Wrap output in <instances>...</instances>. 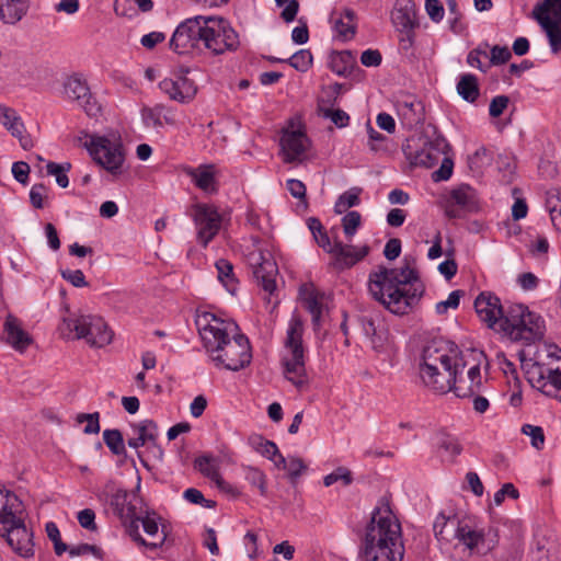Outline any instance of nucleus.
<instances>
[{
  "mask_svg": "<svg viewBox=\"0 0 561 561\" xmlns=\"http://www.w3.org/2000/svg\"><path fill=\"white\" fill-rule=\"evenodd\" d=\"M195 324L204 347L216 367L238 371L251 363L249 339L237 332L238 327L234 322L205 311L196 316Z\"/></svg>",
  "mask_w": 561,
  "mask_h": 561,
  "instance_id": "nucleus-1",
  "label": "nucleus"
},
{
  "mask_svg": "<svg viewBox=\"0 0 561 561\" xmlns=\"http://www.w3.org/2000/svg\"><path fill=\"white\" fill-rule=\"evenodd\" d=\"M368 290L373 298L394 314H405L420 300L424 286L416 270L405 261L399 268L379 267L369 274Z\"/></svg>",
  "mask_w": 561,
  "mask_h": 561,
  "instance_id": "nucleus-2",
  "label": "nucleus"
},
{
  "mask_svg": "<svg viewBox=\"0 0 561 561\" xmlns=\"http://www.w3.org/2000/svg\"><path fill=\"white\" fill-rule=\"evenodd\" d=\"M403 554L400 523L390 508H376L366 527L362 549L364 561H402Z\"/></svg>",
  "mask_w": 561,
  "mask_h": 561,
  "instance_id": "nucleus-3",
  "label": "nucleus"
},
{
  "mask_svg": "<svg viewBox=\"0 0 561 561\" xmlns=\"http://www.w3.org/2000/svg\"><path fill=\"white\" fill-rule=\"evenodd\" d=\"M545 330V320L539 313L523 304H508L497 331L513 342L530 345L543 337Z\"/></svg>",
  "mask_w": 561,
  "mask_h": 561,
  "instance_id": "nucleus-4",
  "label": "nucleus"
},
{
  "mask_svg": "<svg viewBox=\"0 0 561 561\" xmlns=\"http://www.w3.org/2000/svg\"><path fill=\"white\" fill-rule=\"evenodd\" d=\"M20 502L18 496L0 486V534L5 535L8 543L21 556L32 550L31 534L24 522L18 516Z\"/></svg>",
  "mask_w": 561,
  "mask_h": 561,
  "instance_id": "nucleus-5",
  "label": "nucleus"
},
{
  "mask_svg": "<svg viewBox=\"0 0 561 561\" xmlns=\"http://www.w3.org/2000/svg\"><path fill=\"white\" fill-rule=\"evenodd\" d=\"M304 323L298 317H293L288 323L285 341L286 353L282 358L285 378L297 389L309 385L306 373L305 350L302 345Z\"/></svg>",
  "mask_w": 561,
  "mask_h": 561,
  "instance_id": "nucleus-6",
  "label": "nucleus"
},
{
  "mask_svg": "<svg viewBox=\"0 0 561 561\" xmlns=\"http://www.w3.org/2000/svg\"><path fill=\"white\" fill-rule=\"evenodd\" d=\"M65 339H84L88 344L103 347L112 342L113 334L106 322L98 316L71 314L59 327Z\"/></svg>",
  "mask_w": 561,
  "mask_h": 561,
  "instance_id": "nucleus-7",
  "label": "nucleus"
},
{
  "mask_svg": "<svg viewBox=\"0 0 561 561\" xmlns=\"http://www.w3.org/2000/svg\"><path fill=\"white\" fill-rule=\"evenodd\" d=\"M84 146L95 164L113 178L116 179L123 174L126 150L119 137L91 135Z\"/></svg>",
  "mask_w": 561,
  "mask_h": 561,
  "instance_id": "nucleus-8",
  "label": "nucleus"
},
{
  "mask_svg": "<svg viewBox=\"0 0 561 561\" xmlns=\"http://www.w3.org/2000/svg\"><path fill=\"white\" fill-rule=\"evenodd\" d=\"M110 506L113 513L121 519L127 535L138 546L146 547L150 550L161 548L165 542V536L159 542H147V540L138 531V512L136 497L127 491L117 490L111 495Z\"/></svg>",
  "mask_w": 561,
  "mask_h": 561,
  "instance_id": "nucleus-9",
  "label": "nucleus"
},
{
  "mask_svg": "<svg viewBox=\"0 0 561 561\" xmlns=\"http://www.w3.org/2000/svg\"><path fill=\"white\" fill-rule=\"evenodd\" d=\"M204 23L203 45L211 55H224L238 49L239 35L226 19L206 16Z\"/></svg>",
  "mask_w": 561,
  "mask_h": 561,
  "instance_id": "nucleus-10",
  "label": "nucleus"
},
{
  "mask_svg": "<svg viewBox=\"0 0 561 561\" xmlns=\"http://www.w3.org/2000/svg\"><path fill=\"white\" fill-rule=\"evenodd\" d=\"M391 21L399 33V49L408 53L415 43L416 30L420 27L419 10L414 0H396Z\"/></svg>",
  "mask_w": 561,
  "mask_h": 561,
  "instance_id": "nucleus-11",
  "label": "nucleus"
},
{
  "mask_svg": "<svg viewBox=\"0 0 561 561\" xmlns=\"http://www.w3.org/2000/svg\"><path fill=\"white\" fill-rule=\"evenodd\" d=\"M311 141L305 127L290 119L282 129L279 138V156L284 163H301L307 159Z\"/></svg>",
  "mask_w": 561,
  "mask_h": 561,
  "instance_id": "nucleus-12",
  "label": "nucleus"
},
{
  "mask_svg": "<svg viewBox=\"0 0 561 561\" xmlns=\"http://www.w3.org/2000/svg\"><path fill=\"white\" fill-rule=\"evenodd\" d=\"M206 16L196 15L181 22L170 39V48L180 55L190 54L203 44Z\"/></svg>",
  "mask_w": 561,
  "mask_h": 561,
  "instance_id": "nucleus-13",
  "label": "nucleus"
},
{
  "mask_svg": "<svg viewBox=\"0 0 561 561\" xmlns=\"http://www.w3.org/2000/svg\"><path fill=\"white\" fill-rule=\"evenodd\" d=\"M191 216L197 230V241L206 248L218 234L222 216L216 206L203 203L193 205Z\"/></svg>",
  "mask_w": 561,
  "mask_h": 561,
  "instance_id": "nucleus-14",
  "label": "nucleus"
},
{
  "mask_svg": "<svg viewBox=\"0 0 561 561\" xmlns=\"http://www.w3.org/2000/svg\"><path fill=\"white\" fill-rule=\"evenodd\" d=\"M247 261L262 288L272 294L276 288L277 265L271 251L256 247L248 254Z\"/></svg>",
  "mask_w": 561,
  "mask_h": 561,
  "instance_id": "nucleus-15",
  "label": "nucleus"
},
{
  "mask_svg": "<svg viewBox=\"0 0 561 561\" xmlns=\"http://www.w3.org/2000/svg\"><path fill=\"white\" fill-rule=\"evenodd\" d=\"M456 376L457 367L444 365L443 367H436L434 365L419 364V377L423 386L435 393L455 392Z\"/></svg>",
  "mask_w": 561,
  "mask_h": 561,
  "instance_id": "nucleus-16",
  "label": "nucleus"
},
{
  "mask_svg": "<svg viewBox=\"0 0 561 561\" xmlns=\"http://www.w3.org/2000/svg\"><path fill=\"white\" fill-rule=\"evenodd\" d=\"M459 356L460 351L454 342L435 337L423 347L420 363L436 367H443V365L457 367Z\"/></svg>",
  "mask_w": 561,
  "mask_h": 561,
  "instance_id": "nucleus-17",
  "label": "nucleus"
},
{
  "mask_svg": "<svg viewBox=\"0 0 561 561\" xmlns=\"http://www.w3.org/2000/svg\"><path fill=\"white\" fill-rule=\"evenodd\" d=\"M481 383L480 360L472 357L469 362L460 355L455 378V394L459 398L471 396L480 390Z\"/></svg>",
  "mask_w": 561,
  "mask_h": 561,
  "instance_id": "nucleus-18",
  "label": "nucleus"
},
{
  "mask_svg": "<svg viewBox=\"0 0 561 561\" xmlns=\"http://www.w3.org/2000/svg\"><path fill=\"white\" fill-rule=\"evenodd\" d=\"M448 149L447 140L437 136L433 140L425 141L420 149L412 150L408 145L403 148L405 158L412 165L432 168L446 154Z\"/></svg>",
  "mask_w": 561,
  "mask_h": 561,
  "instance_id": "nucleus-19",
  "label": "nucleus"
},
{
  "mask_svg": "<svg viewBox=\"0 0 561 561\" xmlns=\"http://www.w3.org/2000/svg\"><path fill=\"white\" fill-rule=\"evenodd\" d=\"M456 539L465 545L471 553L479 556H486L499 545V536L496 531L492 529H489L488 531L483 529L476 530L468 525L456 530Z\"/></svg>",
  "mask_w": 561,
  "mask_h": 561,
  "instance_id": "nucleus-20",
  "label": "nucleus"
},
{
  "mask_svg": "<svg viewBox=\"0 0 561 561\" xmlns=\"http://www.w3.org/2000/svg\"><path fill=\"white\" fill-rule=\"evenodd\" d=\"M62 92L67 100L76 101L88 115L94 116L100 111L90 88L79 75L67 77L62 83Z\"/></svg>",
  "mask_w": 561,
  "mask_h": 561,
  "instance_id": "nucleus-21",
  "label": "nucleus"
},
{
  "mask_svg": "<svg viewBox=\"0 0 561 561\" xmlns=\"http://www.w3.org/2000/svg\"><path fill=\"white\" fill-rule=\"evenodd\" d=\"M479 210V199L476 191L469 185H462L450 193L446 213L450 218H461L468 213Z\"/></svg>",
  "mask_w": 561,
  "mask_h": 561,
  "instance_id": "nucleus-22",
  "label": "nucleus"
},
{
  "mask_svg": "<svg viewBox=\"0 0 561 561\" xmlns=\"http://www.w3.org/2000/svg\"><path fill=\"white\" fill-rule=\"evenodd\" d=\"M474 308L481 321L489 328L499 330L505 313V306L501 305L499 297L492 293H481L474 301Z\"/></svg>",
  "mask_w": 561,
  "mask_h": 561,
  "instance_id": "nucleus-23",
  "label": "nucleus"
},
{
  "mask_svg": "<svg viewBox=\"0 0 561 561\" xmlns=\"http://www.w3.org/2000/svg\"><path fill=\"white\" fill-rule=\"evenodd\" d=\"M0 124L19 140L20 146L24 150H30L34 147L32 136L26 131L22 117L14 108L0 104Z\"/></svg>",
  "mask_w": 561,
  "mask_h": 561,
  "instance_id": "nucleus-24",
  "label": "nucleus"
},
{
  "mask_svg": "<svg viewBox=\"0 0 561 561\" xmlns=\"http://www.w3.org/2000/svg\"><path fill=\"white\" fill-rule=\"evenodd\" d=\"M160 90L179 103L191 102L197 92L195 83L186 77L165 78L159 83Z\"/></svg>",
  "mask_w": 561,
  "mask_h": 561,
  "instance_id": "nucleus-25",
  "label": "nucleus"
},
{
  "mask_svg": "<svg viewBox=\"0 0 561 561\" xmlns=\"http://www.w3.org/2000/svg\"><path fill=\"white\" fill-rule=\"evenodd\" d=\"M3 340L15 351L23 353L33 343V339L26 332L20 319L8 314L3 323Z\"/></svg>",
  "mask_w": 561,
  "mask_h": 561,
  "instance_id": "nucleus-26",
  "label": "nucleus"
},
{
  "mask_svg": "<svg viewBox=\"0 0 561 561\" xmlns=\"http://www.w3.org/2000/svg\"><path fill=\"white\" fill-rule=\"evenodd\" d=\"M397 112L408 129H413L425 121V106L421 100L413 95H408L399 101Z\"/></svg>",
  "mask_w": 561,
  "mask_h": 561,
  "instance_id": "nucleus-27",
  "label": "nucleus"
},
{
  "mask_svg": "<svg viewBox=\"0 0 561 561\" xmlns=\"http://www.w3.org/2000/svg\"><path fill=\"white\" fill-rule=\"evenodd\" d=\"M340 92L341 84L335 83L333 87H330L324 92L327 98H320L318 106L324 117L330 118L336 127L343 128L350 124V115L340 108H333Z\"/></svg>",
  "mask_w": 561,
  "mask_h": 561,
  "instance_id": "nucleus-28",
  "label": "nucleus"
},
{
  "mask_svg": "<svg viewBox=\"0 0 561 561\" xmlns=\"http://www.w3.org/2000/svg\"><path fill=\"white\" fill-rule=\"evenodd\" d=\"M330 22L335 36L341 41H350L356 34V14L352 9L344 8L333 10L330 15Z\"/></svg>",
  "mask_w": 561,
  "mask_h": 561,
  "instance_id": "nucleus-29",
  "label": "nucleus"
},
{
  "mask_svg": "<svg viewBox=\"0 0 561 561\" xmlns=\"http://www.w3.org/2000/svg\"><path fill=\"white\" fill-rule=\"evenodd\" d=\"M368 252L369 248L367 245L357 248L354 245H345L341 241L335 240L332 264L336 270L350 268L362 261Z\"/></svg>",
  "mask_w": 561,
  "mask_h": 561,
  "instance_id": "nucleus-30",
  "label": "nucleus"
},
{
  "mask_svg": "<svg viewBox=\"0 0 561 561\" xmlns=\"http://www.w3.org/2000/svg\"><path fill=\"white\" fill-rule=\"evenodd\" d=\"M304 307L311 313L312 322L317 325L321 319L324 306V294L312 284H304L299 289Z\"/></svg>",
  "mask_w": 561,
  "mask_h": 561,
  "instance_id": "nucleus-31",
  "label": "nucleus"
},
{
  "mask_svg": "<svg viewBox=\"0 0 561 561\" xmlns=\"http://www.w3.org/2000/svg\"><path fill=\"white\" fill-rule=\"evenodd\" d=\"M141 116L144 123L147 126L154 128H161L164 125H175V113L172 108L167 107L162 104H157L152 107H144L141 110Z\"/></svg>",
  "mask_w": 561,
  "mask_h": 561,
  "instance_id": "nucleus-32",
  "label": "nucleus"
},
{
  "mask_svg": "<svg viewBox=\"0 0 561 561\" xmlns=\"http://www.w3.org/2000/svg\"><path fill=\"white\" fill-rule=\"evenodd\" d=\"M193 183L203 192L207 194H215L218 192V181L216 179L217 171L215 165L206 164L199 165L190 173Z\"/></svg>",
  "mask_w": 561,
  "mask_h": 561,
  "instance_id": "nucleus-33",
  "label": "nucleus"
},
{
  "mask_svg": "<svg viewBox=\"0 0 561 561\" xmlns=\"http://www.w3.org/2000/svg\"><path fill=\"white\" fill-rule=\"evenodd\" d=\"M134 436L128 439V446L139 448L147 444H154L158 437V426L151 420H145L133 425Z\"/></svg>",
  "mask_w": 561,
  "mask_h": 561,
  "instance_id": "nucleus-34",
  "label": "nucleus"
},
{
  "mask_svg": "<svg viewBox=\"0 0 561 561\" xmlns=\"http://www.w3.org/2000/svg\"><path fill=\"white\" fill-rule=\"evenodd\" d=\"M30 0H0V20L5 24H15L28 10Z\"/></svg>",
  "mask_w": 561,
  "mask_h": 561,
  "instance_id": "nucleus-35",
  "label": "nucleus"
},
{
  "mask_svg": "<svg viewBox=\"0 0 561 561\" xmlns=\"http://www.w3.org/2000/svg\"><path fill=\"white\" fill-rule=\"evenodd\" d=\"M539 22L547 35L550 50L554 55L561 54V20L557 18H539Z\"/></svg>",
  "mask_w": 561,
  "mask_h": 561,
  "instance_id": "nucleus-36",
  "label": "nucleus"
},
{
  "mask_svg": "<svg viewBox=\"0 0 561 561\" xmlns=\"http://www.w3.org/2000/svg\"><path fill=\"white\" fill-rule=\"evenodd\" d=\"M458 94L469 103H474L480 95L478 79L472 73H462L457 82Z\"/></svg>",
  "mask_w": 561,
  "mask_h": 561,
  "instance_id": "nucleus-37",
  "label": "nucleus"
},
{
  "mask_svg": "<svg viewBox=\"0 0 561 561\" xmlns=\"http://www.w3.org/2000/svg\"><path fill=\"white\" fill-rule=\"evenodd\" d=\"M461 527L465 525H461L457 517H446L440 514L435 519L434 533L439 540H449L448 536L456 538V530Z\"/></svg>",
  "mask_w": 561,
  "mask_h": 561,
  "instance_id": "nucleus-38",
  "label": "nucleus"
},
{
  "mask_svg": "<svg viewBox=\"0 0 561 561\" xmlns=\"http://www.w3.org/2000/svg\"><path fill=\"white\" fill-rule=\"evenodd\" d=\"M356 60L351 51H337L333 53L330 58V69L341 77L348 76Z\"/></svg>",
  "mask_w": 561,
  "mask_h": 561,
  "instance_id": "nucleus-39",
  "label": "nucleus"
},
{
  "mask_svg": "<svg viewBox=\"0 0 561 561\" xmlns=\"http://www.w3.org/2000/svg\"><path fill=\"white\" fill-rule=\"evenodd\" d=\"M138 524L141 523L144 531L151 538H158V540H152L151 542H159L163 536L167 537V528L162 525L161 535H159V524L158 520L160 516L154 512H142L138 513Z\"/></svg>",
  "mask_w": 561,
  "mask_h": 561,
  "instance_id": "nucleus-40",
  "label": "nucleus"
},
{
  "mask_svg": "<svg viewBox=\"0 0 561 561\" xmlns=\"http://www.w3.org/2000/svg\"><path fill=\"white\" fill-rule=\"evenodd\" d=\"M243 477L261 496H267V477L263 470L252 466H244Z\"/></svg>",
  "mask_w": 561,
  "mask_h": 561,
  "instance_id": "nucleus-41",
  "label": "nucleus"
},
{
  "mask_svg": "<svg viewBox=\"0 0 561 561\" xmlns=\"http://www.w3.org/2000/svg\"><path fill=\"white\" fill-rule=\"evenodd\" d=\"M218 272V279L231 294L237 289V279L233 274L232 264L224 259H220L215 264Z\"/></svg>",
  "mask_w": 561,
  "mask_h": 561,
  "instance_id": "nucleus-42",
  "label": "nucleus"
},
{
  "mask_svg": "<svg viewBox=\"0 0 561 561\" xmlns=\"http://www.w3.org/2000/svg\"><path fill=\"white\" fill-rule=\"evenodd\" d=\"M103 440L111 453L116 456H125L126 448L123 434L119 430H105L103 432Z\"/></svg>",
  "mask_w": 561,
  "mask_h": 561,
  "instance_id": "nucleus-43",
  "label": "nucleus"
},
{
  "mask_svg": "<svg viewBox=\"0 0 561 561\" xmlns=\"http://www.w3.org/2000/svg\"><path fill=\"white\" fill-rule=\"evenodd\" d=\"M496 168L502 174L501 180L505 183H511L516 169V161L512 153H500L496 158Z\"/></svg>",
  "mask_w": 561,
  "mask_h": 561,
  "instance_id": "nucleus-44",
  "label": "nucleus"
},
{
  "mask_svg": "<svg viewBox=\"0 0 561 561\" xmlns=\"http://www.w3.org/2000/svg\"><path fill=\"white\" fill-rule=\"evenodd\" d=\"M436 445L453 458L457 457L462 451V447L458 438L444 431L437 433Z\"/></svg>",
  "mask_w": 561,
  "mask_h": 561,
  "instance_id": "nucleus-45",
  "label": "nucleus"
},
{
  "mask_svg": "<svg viewBox=\"0 0 561 561\" xmlns=\"http://www.w3.org/2000/svg\"><path fill=\"white\" fill-rule=\"evenodd\" d=\"M362 193V188L352 187L348 191L344 192L334 205V210L337 214L345 213L348 208L357 206L360 202L359 195Z\"/></svg>",
  "mask_w": 561,
  "mask_h": 561,
  "instance_id": "nucleus-46",
  "label": "nucleus"
},
{
  "mask_svg": "<svg viewBox=\"0 0 561 561\" xmlns=\"http://www.w3.org/2000/svg\"><path fill=\"white\" fill-rule=\"evenodd\" d=\"M557 202L561 203V191L552 190L548 193L547 208L554 228L561 231V205L559 206Z\"/></svg>",
  "mask_w": 561,
  "mask_h": 561,
  "instance_id": "nucleus-47",
  "label": "nucleus"
},
{
  "mask_svg": "<svg viewBox=\"0 0 561 561\" xmlns=\"http://www.w3.org/2000/svg\"><path fill=\"white\" fill-rule=\"evenodd\" d=\"M549 367H546L542 364L534 363L526 370V377L531 387L541 391L545 389V380L548 373Z\"/></svg>",
  "mask_w": 561,
  "mask_h": 561,
  "instance_id": "nucleus-48",
  "label": "nucleus"
},
{
  "mask_svg": "<svg viewBox=\"0 0 561 561\" xmlns=\"http://www.w3.org/2000/svg\"><path fill=\"white\" fill-rule=\"evenodd\" d=\"M195 468L205 477L210 479L214 483L221 474L216 466L215 460L208 456H201L195 460Z\"/></svg>",
  "mask_w": 561,
  "mask_h": 561,
  "instance_id": "nucleus-49",
  "label": "nucleus"
},
{
  "mask_svg": "<svg viewBox=\"0 0 561 561\" xmlns=\"http://www.w3.org/2000/svg\"><path fill=\"white\" fill-rule=\"evenodd\" d=\"M336 482H341L344 486L350 485L353 482L352 471L346 467H339L323 478L325 486H331Z\"/></svg>",
  "mask_w": 561,
  "mask_h": 561,
  "instance_id": "nucleus-50",
  "label": "nucleus"
},
{
  "mask_svg": "<svg viewBox=\"0 0 561 561\" xmlns=\"http://www.w3.org/2000/svg\"><path fill=\"white\" fill-rule=\"evenodd\" d=\"M545 383V389H541V392L549 397H557V392L561 390V370L549 368Z\"/></svg>",
  "mask_w": 561,
  "mask_h": 561,
  "instance_id": "nucleus-51",
  "label": "nucleus"
},
{
  "mask_svg": "<svg viewBox=\"0 0 561 561\" xmlns=\"http://www.w3.org/2000/svg\"><path fill=\"white\" fill-rule=\"evenodd\" d=\"M251 442L255 447L256 451H259L262 456L266 457L267 459H274V457L278 453V447L275 443L265 439L260 435L252 437Z\"/></svg>",
  "mask_w": 561,
  "mask_h": 561,
  "instance_id": "nucleus-52",
  "label": "nucleus"
},
{
  "mask_svg": "<svg viewBox=\"0 0 561 561\" xmlns=\"http://www.w3.org/2000/svg\"><path fill=\"white\" fill-rule=\"evenodd\" d=\"M368 147L374 152L388 150V138L375 130L369 123H367Z\"/></svg>",
  "mask_w": 561,
  "mask_h": 561,
  "instance_id": "nucleus-53",
  "label": "nucleus"
},
{
  "mask_svg": "<svg viewBox=\"0 0 561 561\" xmlns=\"http://www.w3.org/2000/svg\"><path fill=\"white\" fill-rule=\"evenodd\" d=\"M288 64L298 71L306 72L312 64V55L307 49H301L294 54Z\"/></svg>",
  "mask_w": 561,
  "mask_h": 561,
  "instance_id": "nucleus-54",
  "label": "nucleus"
},
{
  "mask_svg": "<svg viewBox=\"0 0 561 561\" xmlns=\"http://www.w3.org/2000/svg\"><path fill=\"white\" fill-rule=\"evenodd\" d=\"M493 159V153L491 150L481 147L479 148L473 156L470 158L469 163L472 170H482L490 165Z\"/></svg>",
  "mask_w": 561,
  "mask_h": 561,
  "instance_id": "nucleus-55",
  "label": "nucleus"
},
{
  "mask_svg": "<svg viewBox=\"0 0 561 561\" xmlns=\"http://www.w3.org/2000/svg\"><path fill=\"white\" fill-rule=\"evenodd\" d=\"M362 217L358 211H348L343 218H342V227L344 230L345 236L351 239L357 228L360 226Z\"/></svg>",
  "mask_w": 561,
  "mask_h": 561,
  "instance_id": "nucleus-56",
  "label": "nucleus"
},
{
  "mask_svg": "<svg viewBox=\"0 0 561 561\" xmlns=\"http://www.w3.org/2000/svg\"><path fill=\"white\" fill-rule=\"evenodd\" d=\"M522 433L531 438V446L540 450L545 445V433L540 426L525 424L522 427Z\"/></svg>",
  "mask_w": 561,
  "mask_h": 561,
  "instance_id": "nucleus-57",
  "label": "nucleus"
},
{
  "mask_svg": "<svg viewBox=\"0 0 561 561\" xmlns=\"http://www.w3.org/2000/svg\"><path fill=\"white\" fill-rule=\"evenodd\" d=\"M70 169V164L67 167L55 162L47 163V173L56 178V182L60 187L66 188L69 185V179L66 172Z\"/></svg>",
  "mask_w": 561,
  "mask_h": 561,
  "instance_id": "nucleus-58",
  "label": "nucleus"
},
{
  "mask_svg": "<svg viewBox=\"0 0 561 561\" xmlns=\"http://www.w3.org/2000/svg\"><path fill=\"white\" fill-rule=\"evenodd\" d=\"M78 423H84L87 422V425L83 430L85 434H98L101 430L100 427V414L99 412L85 414L81 413L77 416Z\"/></svg>",
  "mask_w": 561,
  "mask_h": 561,
  "instance_id": "nucleus-59",
  "label": "nucleus"
},
{
  "mask_svg": "<svg viewBox=\"0 0 561 561\" xmlns=\"http://www.w3.org/2000/svg\"><path fill=\"white\" fill-rule=\"evenodd\" d=\"M276 4L283 8L280 18L285 22H293L299 10V2L297 0H275Z\"/></svg>",
  "mask_w": 561,
  "mask_h": 561,
  "instance_id": "nucleus-60",
  "label": "nucleus"
},
{
  "mask_svg": "<svg viewBox=\"0 0 561 561\" xmlns=\"http://www.w3.org/2000/svg\"><path fill=\"white\" fill-rule=\"evenodd\" d=\"M363 330L366 336L370 337L373 347L375 350H379L380 347H382V336L380 333L377 332L375 322L371 319H363Z\"/></svg>",
  "mask_w": 561,
  "mask_h": 561,
  "instance_id": "nucleus-61",
  "label": "nucleus"
},
{
  "mask_svg": "<svg viewBox=\"0 0 561 561\" xmlns=\"http://www.w3.org/2000/svg\"><path fill=\"white\" fill-rule=\"evenodd\" d=\"M511 57L512 53L508 47L499 45L493 46L489 55L490 64L495 66L507 62Z\"/></svg>",
  "mask_w": 561,
  "mask_h": 561,
  "instance_id": "nucleus-62",
  "label": "nucleus"
},
{
  "mask_svg": "<svg viewBox=\"0 0 561 561\" xmlns=\"http://www.w3.org/2000/svg\"><path fill=\"white\" fill-rule=\"evenodd\" d=\"M48 188L44 184H34L30 191V199L33 207L44 208V201L47 198Z\"/></svg>",
  "mask_w": 561,
  "mask_h": 561,
  "instance_id": "nucleus-63",
  "label": "nucleus"
},
{
  "mask_svg": "<svg viewBox=\"0 0 561 561\" xmlns=\"http://www.w3.org/2000/svg\"><path fill=\"white\" fill-rule=\"evenodd\" d=\"M285 470L288 471L290 481L293 484H295L296 479L307 470V465L304 462L301 458L291 457L288 459V465Z\"/></svg>",
  "mask_w": 561,
  "mask_h": 561,
  "instance_id": "nucleus-64",
  "label": "nucleus"
}]
</instances>
